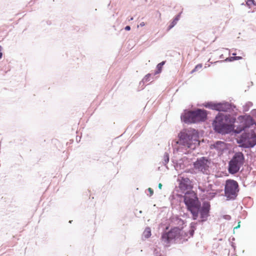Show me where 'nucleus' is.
Here are the masks:
<instances>
[{"label":"nucleus","mask_w":256,"mask_h":256,"mask_svg":"<svg viewBox=\"0 0 256 256\" xmlns=\"http://www.w3.org/2000/svg\"><path fill=\"white\" fill-rule=\"evenodd\" d=\"M184 199L186 208L190 212L194 220H196L199 214L202 221L206 220L210 210V205L208 204L204 203L201 206L196 194L192 190L186 192Z\"/></svg>","instance_id":"1"},{"label":"nucleus","mask_w":256,"mask_h":256,"mask_svg":"<svg viewBox=\"0 0 256 256\" xmlns=\"http://www.w3.org/2000/svg\"><path fill=\"white\" fill-rule=\"evenodd\" d=\"M232 123L228 116L218 114L216 117L212 125L214 130L218 132L226 134L232 130Z\"/></svg>","instance_id":"2"},{"label":"nucleus","mask_w":256,"mask_h":256,"mask_svg":"<svg viewBox=\"0 0 256 256\" xmlns=\"http://www.w3.org/2000/svg\"><path fill=\"white\" fill-rule=\"evenodd\" d=\"M206 110L198 109L194 111L185 112L181 116L182 120L186 123H196L204 122L206 120Z\"/></svg>","instance_id":"3"},{"label":"nucleus","mask_w":256,"mask_h":256,"mask_svg":"<svg viewBox=\"0 0 256 256\" xmlns=\"http://www.w3.org/2000/svg\"><path fill=\"white\" fill-rule=\"evenodd\" d=\"M178 136V143L186 148L194 150L200 144L198 136L196 134H188L185 132H182L180 133Z\"/></svg>","instance_id":"4"},{"label":"nucleus","mask_w":256,"mask_h":256,"mask_svg":"<svg viewBox=\"0 0 256 256\" xmlns=\"http://www.w3.org/2000/svg\"><path fill=\"white\" fill-rule=\"evenodd\" d=\"M182 227L181 228L174 227L168 232L163 234L162 236V241L164 243L168 244L172 240L182 239L184 238L186 232L182 230Z\"/></svg>","instance_id":"5"},{"label":"nucleus","mask_w":256,"mask_h":256,"mask_svg":"<svg viewBox=\"0 0 256 256\" xmlns=\"http://www.w3.org/2000/svg\"><path fill=\"white\" fill-rule=\"evenodd\" d=\"M244 156L242 152L234 154L228 164V172L232 174L236 173L244 163Z\"/></svg>","instance_id":"6"},{"label":"nucleus","mask_w":256,"mask_h":256,"mask_svg":"<svg viewBox=\"0 0 256 256\" xmlns=\"http://www.w3.org/2000/svg\"><path fill=\"white\" fill-rule=\"evenodd\" d=\"M211 162L205 157L198 158L194 164V168L198 172L208 174H210Z\"/></svg>","instance_id":"7"},{"label":"nucleus","mask_w":256,"mask_h":256,"mask_svg":"<svg viewBox=\"0 0 256 256\" xmlns=\"http://www.w3.org/2000/svg\"><path fill=\"white\" fill-rule=\"evenodd\" d=\"M226 196L230 198H234L238 192V183L232 180H228L226 181L224 188Z\"/></svg>","instance_id":"8"},{"label":"nucleus","mask_w":256,"mask_h":256,"mask_svg":"<svg viewBox=\"0 0 256 256\" xmlns=\"http://www.w3.org/2000/svg\"><path fill=\"white\" fill-rule=\"evenodd\" d=\"M238 142L244 148L253 147L256 144V135L254 132L243 134Z\"/></svg>","instance_id":"9"},{"label":"nucleus","mask_w":256,"mask_h":256,"mask_svg":"<svg viewBox=\"0 0 256 256\" xmlns=\"http://www.w3.org/2000/svg\"><path fill=\"white\" fill-rule=\"evenodd\" d=\"M178 187L182 192H184L188 190H191L192 188V182L188 178L182 177L178 185Z\"/></svg>","instance_id":"10"},{"label":"nucleus","mask_w":256,"mask_h":256,"mask_svg":"<svg viewBox=\"0 0 256 256\" xmlns=\"http://www.w3.org/2000/svg\"><path fill=\"white\" fill-rule=\"evenodd\" d=\"M210 148H216L220 154H221L224 150L228 148L226 144L221 141L216 142L214 144L212 145Z\"/></svg>","instance_id":"11"},{"label":"nucleus","mask_w":256,"mask_h":256,"mask_svg":"<svg viewBox=\"0 0 256 256\" xmlns=\"http://www.w3.org/2000/svg\"><path fill=\"white\" fill-rule=\"evenodd\" d=\"M230 109V106L228 102L224 103H217L216 110L226 112Z\"/></svg>","instance_id":"12"},{"label":"nucleus","mask_w":256,"mask_h":256,"mask_svg":"<svg viewBox=\"0 0 256 256\" xmlns=\"http://www.w3.org/2000/svg\"><path fill=\"white\" fill-rule=\"evenodd\" d=\"M204 106L206 108L216 110L217 103L214 102H206Z\"/></svg>","instance_id":"13"},{"label":"nucleus","mask_w":256,"mask_h":256,"mask_svg":"<svg viewBox=\"0 0 256 256\" xmlns=\"http://www.w3.org/2000/svg\"><path fill=\"white\" fill-rule=\"evenodd\" d=\"M164 64L165 62H162L157 65V70L155 72L154 74H157L161 72L162 70V67Z\"/></svg>","instance_id":"14"},{"label":"nucleus","mask_w":256,"mask_h":256,"mask_svg":"<svg viewBox=\"0 0 256 256\" xmlns=\"http://www.w3.org/2000/svg\"><path fill=\"white\" fill-rule=\"evenodd\" d=\"M144 236L146 238H149L151 235V231L150 228H146L144 232Z\"/></svg>","instance_id":"15"},{"label":"nucleus","mask_w":256,"mask_h":256,"mask_svg":"<svg viewBox=\"0 0 256 256\" xmlns=\"http://www.w3.org/2000/svg\"><path fill=\"white\" fill-rule=\"evenodd\" d=\"M178 20V18H175L173 21L171 22L170 25L168 26V30H170L177 23Z\"/></svg>","instance_id":"16"},{"label":"nucleus","mask_w":256,"mask_h":256,"mask_svg":"<svg viewBox=\"0 0 256 256\" xmlns=\"http://www.w3.org/2000/svg\"><path fill=\"white\" fill-rule=\"evenodd\" d=\"M202 67V64H197L194 68L192 70V72H196L198 70H200V69H201Z\"/></svg>","instance_id":"17"},{"label":"nucleus","mask_w":256,"mask_h":256,"mask_svg":"<svg viewBox=\"0 0 256 256\" xmlns=\"http://www.w3.org/2000/svg\"><path fill=\"white\" fill-rule=\"evenodd\" d=\"M176 222L180 226L183 225L184 224V222L180 218H176Z\"/></svg>","instance_id":"18"},{"label":"nucleus","mask_w":256,"mask_h":256,"mask_svg":"<svg viewBox=\"0 0 256 256\" xmlns=\"http://www.w3.org/2000/svg\"><path fill=\"white\" fill-rule=\"evenodd\" d=\"M246 4L248 6L254 4V0H247Z\"/></svg>","instance_id":"19"},{"label":"nucleus","mask_w":256,"mask_h":256,"mask_svg":"<svg viewBox=\"0 0 256 256\" xmlns=\"http://www.w3.org/2000/svg\"><path fill=\"white\" fill-rule=\"evenodd\" d=\"M150 76V74H148L146 76L144 77V80L146 81H149L150 80H149V78Z\"/></svg>","instance_id":"20"},{"label":"nucleus","mask_w":256,"mask_h":256,"mask_svg":"<svg viewBox=\"0 0 256 256\" xmlns=\"http://www.w3.org/2000/svg\"><path fill=\"white\" fill-rule=\"evenodd\" d=\"M148 190L150 192V195L153 194L154 192H153V190H152V188H148Z\"/></svg>","instance_id":"21"},{"label":"nucleus","mask_w":256,"mask_h":256,"mask_svg":"<svg viewBox=\"0 0 256 256\" xmlns=\"http://www.w3.org/2000/svg\"><path fill=\"white\" fill-rule=\"evenodd\" d=\"M125 30H130V26H126L125 28Z\"/></svg>","instance_id":"22"},{"label":"nucleus","mask_w":256,"mask_h":256,"mask_svg":"<svg viewBox=\"0 0 256 256\" xmlns=\"http://www.w3.org/2000/svg\"><path fill=\"white\" fill-rule=\"evenodd\" d=\"M2 47H1V46H0V58H2Z\"/></svg>","instance_id":"23"},{"label":"nucleus","mask_w":256,"mask_h":256,"mask_svg":"<svg viewBox=\"0 0 256 256\" xmlns=\"http://www.w3.org/2000/svg\"><path fill=\"white\" fill-rule=\"evenodd\" d=\"M145 25V24L144 22H142L140 24V26H144Z\"/></svg>","instance_id":"24"},{"label":"nucleus","mask_w":256,"mask_h":256,"mask_svg":"<svg viewBox=\"0 0 256 256\" xmlns=\"http://www.w3.org/2000/svg\"><path fill=\"white\" fill-rule=\"evenodd\" d=\"M162 184L161 183H160L158 184V188L161 189L162 188Z\"/></svg>","instance_id":"25"},{"label":"nucleus","mask_w":256,"mask_h":256,"mask_svg":"<svg viewBox=\"0 0 256 256\" xmlns=\"http://www.w3.org/2000/svg\"><path fill=\"white\" fill-rule=\"evenodd\" d=\"M240 222H239V223H238V226H236V227L234 228H238L240 226Z\"/></svg>","instance_id":"26"},{"label":"nucleus","mask_w":256,"mask_h":256,"mask_svg":"<svg viewBox=\"0 0 256 256\" xmlns=\"http://www.w3.org/2000/svg\"><path fill=\"white\" fill-rule=\"evenodd\" d=\"M133 20L132 18H130V20Z\"/></svg>","instance_id":"27"}]
</instances>
